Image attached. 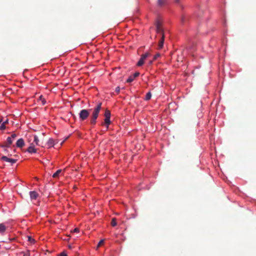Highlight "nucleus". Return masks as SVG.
<instances>
[{
    "instance_id": "nucleus-1",
    "label": "nucleus",
    "mask_w": 256,
    "mask_h": 256,
    "mask_svg": "<svg viewBox=\"0 0 256 256\" xmlns=\"http://www.w3.org/2000/svg\"><path fill=\"white\" fill-rule=\"evenodd\" d=\"M156 32L157 34L156 38L158 39V48L162 49L164 46V34L162 24L159 21H157L156 22Z\"/></svg>"
},
{
    "instance_id": "nucleus-2",
    "label": "nucleus",
    "mask_w": 256,
    "mask_h": 256,
    "mask_svg": "<svg viewBox=\"0 0 256 256\" xmlns=\"http://www.w3.org/2000/svg\"><path fill=\"white\" fill-rule=\"evenodd\" d=\"M102 108V103H98L94 108L93 112L90 116V123L92 125H95L96 120Z\"/></svg>"
},
{
    "instance_id": "nucleus-3",
    "label": "nucleus",
    "mask_w": 256,
    "mask_h": 256,
    "mask_svg": "<svg viewBox=\"0 0 256 256\" xmlns=\"http://www.w3.org/2000/svg\"><path fill=\"white\" fill-rule=\"evenodd\" d=\"M90 115L89 110L86 109L82 110L79 114V119L80 121H84L86 120Z\"/></svg>"
},
{
    "instance_id": "nucleus-4",
    "label": "nucleus",
    "mask_w": 256,
    "mask_h": 256,
    "mask_svg": "<svg viewBox=\"0 0 256 256\" xmlns=\"http://www.w3.org/2000/svg\"><path fill=\"white\" fill-rule=\"evenodd\" d=\"M150 56V54L148 52H146L141 56V57L139 60L138 61L136 65L138 66H140L143 65L144 64V62L146 59Z\"/></svg>"
},
{
    "instance_id": "nucleus-5",
    "label": "nucleus",
    "mask_w": 256,
    "mask_h": 256,
    "mask_svg": "<svg viewBox=\"0 0 256 256\" xmlns=\"http://www.w3.org/2000/svg\"><path fill=\"white\" fill-rule=\"evenodd\" d=\"M16 136L17 135L16 134H12L10 136L8 137L6 140V146L7 148L10 147L14 140H15Z\"/></svg>"
},
{
    "instance_id": "nucleus-6",
    "label": "nucleus",
    "mask_w": 256,
    "mask_h": 256,
    "mask_svg": "<svg viewBox=\"0 0 256 256\" xmlns=\"http://www.w3.org/2000/svg\"><path fill=\"white\" fill-rule=\"evenodd\" d=\"M58 143V140H54L52 138H50L46 143L48 148H50L54 146L55 144Z\"/></svg>"
},
{
    "instance_id": "nucleus-7",
    "label": "nucleus",
    "mask_w": 256,
    "mask_h": 256,
    "mask_svg": "<svg viewBox=\"0 0 256 256\" xmlns=\"http://www.w3.org/2000/svg\"><path fill=\"white\" fill-rule=\"evenodd\" d=\"M29 194L32 201L36 200L38 196V194L34 190L30 191Z\"/></svg>"
},
{
    "instance_id": "nucleus-8",
    "label": "nucleus",
    "mask_w": 256,
    "mask_h": 256,
    "mask_svg": "<svg viewBox=\"0 0 256 256\" xmlns=\"http://www.w3.org/2000/svg\"><path fill=\"white\" fill-rule=\"evenodd\" d=\"M2 160L4 162H10L12 164H14L16 163V160L10 158L6 156H2Z\"/></svg>"
},
{
    "instance_id": "nucleus-9",
    "label": "nucleus",
    "mask_w": 256,
    "mask_h": 256,
    "mask_svg": "<svg viewBox=\"0 0 256 256\" xmlns=\"http://www.w3.org/2000/svg\"><path fill=\"white\" fill-rule=\"evenodd\" d=\"M27 152L30 154H34L36 152V149L35 148L33 144L28 147Z\"/></svg>"
},
{
    "instance_id": "nucleus-10",
    "label": "nucleus",
    "mask_w": 256,
    "mask_h": 256,
    "mask_svg": "<svg viewBox=\"0 0 256 256\" xmlns=\"http://www.w3.org/2000/svg\"><path fill=\"white\" fill-rule=\"evenodd\" d=\"M110 123V118H104V123L102 124L104 125L106 127V130H108Z\"/></svg>"
},
{
    "instance_id": "nucleus-11",
    "label": "nucleus",
    "mask_w": 256,
    "mask_h": 256,
    "mask_svg": "<svg viewBox=\"0 0 256 256\" xmlns=\"http://www.w3.org/2000/svg\"><path fill=\"white\" fill-rule=\"evenodd\" d=\"M6 229V226L4 223L0 224V234L2 235L4 234V233Z\"/></svg>"
},
{
    "instance_id": "nucleus-12",
    "label": "nucleus",
    "mask_w": 256,
    "mask_h": 256,
    "mask_svg": "<svg viewBox=\"0 0 256 256\" xmlns=\"http://www.w3.org/2000/svg\"><path fill=\"white\" fill-rule=\"evenodd\" d=\"M16 145L18 148H22L24 145V140L22 138L18 139L16 142Z\"/></svg>"
},
{
    "instance_id": "nucleus-13",
    "label": "nucleus",
    "mask_w": 256,
    "mask_h": 256,
    "mask_svg": "<svg viewBox=\"0 0 256 256\" xmlns=\"http://www.w3.org/2000/svg\"><path fill=\"white\" fill-rule=\"evenodd\" d=\"M104 116L105 118H110V112L108 110H106L104 114Z\"/></svg>"
},
{
    "instance_id": "nucleus-14",
    "label": "nucleus",
    "mask_w": 256,
    "mask_h": 256,
    "mask_svg": "<svg viewBox=\"0 0 256 256\" xmlns=\"http://www.w3.org/2000/svg\"><path fill=\"white\" fill-rule=\"evenodd\" d=\"M151 98H152V94L150 92H149L146 93L145 98H144V100H150Z\"/></svg>"
},
{
    "instance_id": "nucleus-15",
    "label": "nucleus",
    "mask_w": 256,
    "mask_h": 256,
    "mask_svg": "<svg viewBox=\"0 0 256 256\" xmlns=\"http://www.w3.org/2000/svg\"><path fill=\"white\" fill-rule=\"evenodd\" d=\"M34 143L36 146H38L39 139L37 136L34 135Z\"/></svg>"
},
{
    "instance_id": "nucleus-16",
    "label": "nucleus",
    "mask_w": 256,
    "mask_h": 256,
    "mask_svg": "<svg viewBox=\"0 0 256 256\" xmlns=\"http://www.w3.org/2000/svg\"><path fill=\"white\" fill-rule=\"evenodd\" d=\"M135 78L132 76H130L126 80V82L128 83H130L134 80Z\"/></svg>"
},
{
    "instance_id": "nucleus-17",
    "label": "nucleus",
    "mask_w": 256,
    "mask_h": 256,
    "mask_svg": "<svg viewBox=\"0 0 256 256\" xmlns=\"http://www.w3.org/2000/svg\"><path fill=\"white\" fill-rule=\"evenodd\" d=\"M61 172H62L61 170H58L56 172H54L53 174L52 177L54 178H56L60 174Z\"/></svg>"
},
{
    "instance_id": "nucleus-18",
    "label": "nucleus",
    "mask_w": 256,
    "mask_h": 256,
    "mask_svg": "<svg viewBox=\"0 0 256 256\" xmlns=\"http://www.w3.org/2000/svg\"><path fill=\"white\" fill-rule=\"evenodd\" d=\"M116 220L115 218H113L112 220V222H111V224L112 226H116Z\"/></svg>"
},
{
    "instance_id": "nucleus-19",
    "label": "nucleus",
    "mask_w": 256,
    "mask_h": 256,
    "mask_svg": "<svg viewBox=\"0 0 256 256\" xmlns=\"http://www.w3.org/2000/svg\"><path fill=\"white\" fill-rule=\"evenodd\" d=\"M166 0H158V4L160 6H162L165 3Z\"/></svg>"
},
{
    "instance_id": "nucleus-20",
    "label": "nucleus",
    "mask_w": 256,
    "mask_h": 256,
    "mask_svg": "<svg viewBox=\"0 0 256 256\" xmlns=\"http://www.w3.org/2000/svg\"><path fill=\"white\" fill-rule=\"evenodd\" d=\"M6 129V125H5V122H3L2 124H1V125L0 126V130H4Z\"/></svg>"
},
{
    "instance_id": "nucleus-21",
    "label": "nucleus",
    "mask_w": 256,
    "mask_h": 256,
    "mask_svg": "<svg viewBox=\"0 0 256 256\" xmlns=\"http://www.w3.org/2000/svg\"><path fill=\"white\" fill-rule=\"evenodd\" d=\"M140 74V72H134V74H132V76L136 78V77L139 76Z\"/></svg>"
},
{
    "instance_id": "nucleus-22",
    "label": "nucleus",
    "mask_w": 256,
    "mask_h": 256,
    "mask_svg": "<svg viewBox=\"0 0 256 256\" xmlns=\"http://www.w3.org/2000/svg\"><path fill=\"white\" fill-rule=\"evenodd\" d=\"M104 240H100L99 242L98 243V247L100 246L102 244H103V243H104Z\"/></svg>"
},
{
    "instance_id": "nucleus-23",
    "label": "nucleus",
    "mask_w": 256,
    "mask_h": 256,
    "mask_svg": "<svg viewBox=\"0 0 256 256\" xmlns=\"http://www.w3.org/2000/svg\"><path fill=\"white\" fill-rule=\"evenodd\" d=\"M120 86H117L116 88V92L117 93V94H118L120 92Z\"/></svg>"
},
{
    "instance_id": "nucleus-24",
    "label": "nucleus",
    "mask_w": 256,
    "mask_h": 256,
    "mask_svg": "<svg viewBox=\"0 0 256 256\" xmlns=\"http://www.w3.org/2000/svg\"><path fill=\"white\" fill-rule=\"evenodd\" d=\"M80 231L79 229L78 228H75L74 230H73V232H78Z\"/></svg>"
},
{
    "instance_id": "nucleus-25",
    "label": "nucleus",
    "mask_w": 256,
    "mask_h": 256,
    "mask_svg": "<svg viewBox=\"0 0 256 256\" xmlns=\"http://www.w3.org/2000/svg\"><path fill=\"white\" fill-rule=\"evenodd\" d=\"M60 256H67V254L66 252H62L60 253Z\"/></svg>"
},
{
    "instance_id": "nucleus-26",
    "label": "nucleus",
    "mask_w": 256,
    "mask_h": 256,
    "mask_svg": "<svg viewBox=\"0 0 256 256\" xmlns=\"http://www.w3.org/2000/svg\"><path fill=\"white\" fill-rule=\"evenodd\" d=\"M42 104H45V103H46V101H45V100H44V99H43V100H42Z\"/></svg>"
},
{
    "instance_id": "nucleus-27",
    "label": "nucleus",
    "mask_w": 256,
    "mask_h": 256,
    "mask_svg": "<svg viewBox=\"0 0 256 256\" xmlns=\"http://www.w3.org/2000/svg\"><path fill=\"white\" fill-rule=\"evenodd\" d=\"M159 56H160V55H159L158 54L156 55V56H154V59H156L157 57Z\"/></svg>"
},
{
    "instance_id": "nucleus-28",
    "label": "nucleus",
    "mask_w": 256,
    "mask_h": 256,
    "mask_svg": "<svg viewBox=\"0 0 256 256\" xmlns=\"http://www.w3.org/2000/svg\"><path fill=\"white\" fill-rule=\"evenodd\" d=\"M4 122H5V124L8 122V120H6Z\"/></svg>"
},
{
    "instance_id": "nucleus-29",
    "label": "nucleus",
    "mask_w": 256,
    "mask_h": 256,
    "mask_svg": "<svg viewBox=\"0 0 256 256\" xmlns=\"http://www.w3.org/2000/svg\"><path fill=\"white\" fill-rule=\"evenodd\" d=\"M31 238L30 236H28V240H30Z\"/></svg>"
},
{
    "instance_id": "nucleus-30",
    "label": "nucleus",
    "mask_w": 256,
    "mask_h": 256,
    "mask_svg": "<svg viewBox=\"0 0 256 256\" xmlns=\"http://www.w3.org/2000/svg\"><path fill=\"white\" fill-rule=\"evenodd\" d=\"M40 98L42 99V96H40Z\"/></svg>"
},
{
    "instance_id": "nucleus-31",
    "label": "nucleus",
    "mask_w": 256,
    "mask_h": 256,
    "mask_svg": "<svg viewBox=\"0 0 256 256\" xmlns=\"http://www.w3.org/2000/svg\"><path fill=\"white\" fill-rule=\"evenodd\" d=\"M64 142V141H63V142H61V145L62 144V143Z\"/></svg>"
},
{
    "instance_id": "nucleus-32",
    "label": "nucleus",
    "mask_w": 256,
    "mask_h": 256,
    "mask_svg": "<svg viewBox=\"0 0 256 256\" xmlns=\"http://www.w3.org/2000/svg\"><path fill=\"white\" fill-rule=\"evenodd\" d=\"M1 122H2V121H1V120H0V124H1Z\"/></svg>"
}]
</instances>
